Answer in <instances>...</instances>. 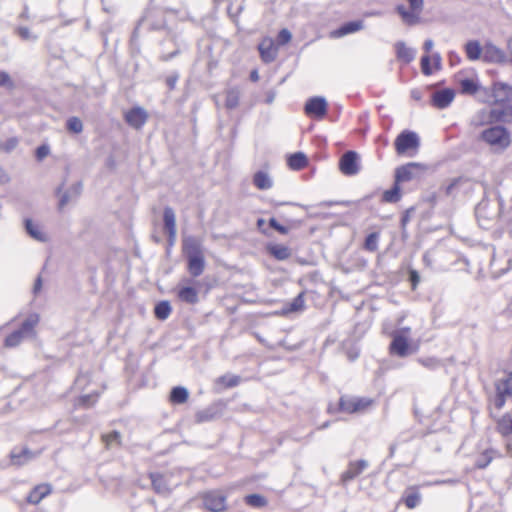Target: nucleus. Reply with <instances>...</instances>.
<instances>
[{"label":"nucleus","mask_w":512,"mask_h":512,"mask_svg":"<svg viewBox=\"0 0 512 512\" xmlns=\"http://www.w3.org/2000/svg\"><path fill=\"white\" fill-rule=\"evenodd\" d=\"M261 59L265 63L273 62L278 54V48L274 40L270 37L264 38L258 45Z\"/></svg>","instance_id":"16"},{"label":"nucleus","mask_w":512,"mask_h":512,"mask_svg":"<svg viewBox=\"0 0 512 512\" xmlns=\"http://www.w3.org/2000/svg\"><path fill=\"white\" fill-rule=\"evenodd\" d=\"M364 23L362 20L357 21H349L344 24H342L335 32L334 34L338 37H342L357 31H360L363 29Z\"/></svg>","instance_id":"27"},{"label":"nucleus","mask_w":512,"mask_h":512,"mask_svg":"<svg viewBox=\"0 0 512 512\" xmlns=\"http://www.w3.org/2000/svg\"><path fill=\"white\" fill-rule=\"evenodd\" d=\"M413 11L420 12L423 9L424 0H407Z\"/></svg>","instance_id":"62"},{"label":"nucleus","mask_w":512,"mask_h":512,"mask_svg":"<svg viewBox=\"0 0 512 512\" xmlns=\"http://www.w3.org/2000/svg\"><path fill=\"white\" fill-rule=\"evenodd\" d=\"M411 491L410 493H407L404 497V503L407 508L413 509L417 507L420 504L421 501V494L417 491L415 487L409 488Z\"/></svg>","instance_id":"41"},{"label":"nucleus","mask_w":512,"mask_h":512,"mask_svg":"<svg viewBox=\"0 0 512 512\" xmlns=\"http://www.w3.org/2000/svg\"><path fill=\"white\" fill-rule=\"evenodd\" d=\"M430 62H431V57L429 55L426 54L421 57V70L424 75L432 74Z\"/></svg>","instance_id":"58"},{"label":"nucleus","mask_w":512,"mask_h":512,"mask_svg":"<svg viewBox=\"0 0 512 512\" xmlns=\"http://www.w3.org/2000/svg\"><path fill=\"white\" fill-rule=\"evenodd\" d=\"M203 506L211 512H223L226 510V496L220 491H208L202 496Z\"/></svg>","instance_id":"8"},{"label":"nucleus","mask_w":512,"mask_h":512,"mask_svg":"<svg viewBox=\"0 0 512 512\" xmlns=\"http://www.w3.org/2000/svg\"><path fill=\"white\" fill-rule=\"evenodd\" d=\"M164 228L168 234V246L172 247L176 241V215L172 207L166 206L163 211Z\"/></svg>","instance_id":"12"},{"label":"nucleus","mask_w":512,"mask_h":512,"mask_svg":"<svg viewBox=\"0 0 512 512\" xmlns=\"http://www.w3.org/2000/svg\"><path fill=\"white\" fill-rule=\"evenodd\" d=\"M426 170L427 166L425 164L409 162L395 169L394 180L399 184L419 180Z\"/></svg>","instance_id":"5"},{"label":"nucleus","mask_w":512,"mask_h":512,"mask_svg":"<svg viewBox=\"0 0 512 512\" xmlns=\"http://www.w3.org/2000/svg\"><path fill=\"white\" fill-rule=\"evenodd\" d=\"M148 119L146 110L142 107H133L125 113V121L133 128L140 129Z\"/></svg>","instance_id":"15"},{"label":"nucleus","mask_w":512,"mask_h":512,"mask_svg":"<svg viewBox=\"0 0 512 512\" xmlns=\"http://www.w3.org/2000/svg\"><path fill=\"white\" fill-rule=\"evenodd\" d=\"M305 300L304 294H298L287 306L283 309V313L297 312L304 308Z\"/></svg>","instance_id":"42"},{"label":"nucleus","mask_w":512,"mask_h":512,"mask_svg":"<svg viewBox=\"0 0 512 512\" xmlns=\"http://www.w3.org/2000/svg\"><path fill=\"white\" fill-rule=\"evenodd\" d=\"M492 97L494 101L498 103L507 101L512 98V86L502 82L494 83L492 88Z\"/></svg>","instance_id":"21"},{"label":"nucleus","mask_w":512,"mask_h":512,"mask_svg":"<svg viewBox=\"0 0 512 512\" xmlns=\"http://www.w3.org/2000/svg\"><path fill=\"white\" fill-rule=\"evenodd\" d=\"M253 184L259 190H268L273 186V180L267 172L259 170L253 175Z\"/></svg>","instance_id":"25"},{"label":"nucleus","mask_w":512,"mask_h":512,"mask_svg":"<svg viewBox=\"0 0 512 512\" xmlns=\"http://www.w3.org/2000/svg\"><path fill=\"white\" fill-rule=\"evenodd\" d=\"M245 503L251 507L262 508L267 505V499L260 494H249L245 497Z\"/></svg>","instance_id":"44"},{"label":"nucleus","mask_w":512,"mask_h":512,"mask_svg":"<svg viewBox=\"0 0 512 512\" xmlns=\"http://www.w3.org/2000/svg\"><path fill=\"white\" fill-rule=\"evenodd\" d=\"M455 97L454 90L445 88L436 91L432 95V105L438 109H444L448 107Z\"/></svg>","instance_id":"18"},{"label":"nucleus","mask_w":512,"mask_h":512,"mask_svg":"<svg viewBox=\"0 0 512 512\" xmlns=\"http://www.w3.org/2000/svg\"><path fill=\"white\" fill-rule=\"evenodd\" d=\"M178 297L187 304H196L199 301L198 292L192 286H184L178 290Z\"/></svg>","instance_id":"31"},{"label":"nucleus","mask_w":512,"mask_h":512,"mask_svg":"<svg viewBox=\"0 0 512 512\" xmlns=\"http://www.w3.org/2000/svg\"><path fill=\"white\" fill-rule=\"evenodd\" d=\"M217 382L223 384L225 387L232 388L240 383V377L236 375H223L218 378Z\"/></svg>","instance_id":"51"},{"label":"nucleus","mask_w":512,"mask_h":512,"mask_svg":"<svg viewBox=\"0 0 512 512\" xmlns=\"http://www.w3.org/2000/svg\"><path fill=\"white\" fill-rule=\"evenodd\" d=\"M0 87H4L7 89H13L14 88V82L6 71L0 70Z\"/></svg>","instance_id":"55"},{"label":"nucleus","mask_w":512,"mask_h":512,"mask_svg":"<svg viewBox=\"0 0 512 512\" xmlns=\"http://www.w3.org/2000/svg\"><path fill=\"white\" fill-rule=\"evenodd\" d=\"M62 188H63V185L59 186L56 189V194L60 195V200H59V205H58L60 210L63 209L72 200V198H77L81 194L82 183L81 182L75 183L69 190H67L63 193H61Z\"/></svg>","instance_id":"20"},{"label":"nucleus","mask_w":512,"mask_h":512,"mask_svg":"<svg viewBox=\"0 0 512 512\" xmlns=\"http://www.w3.org/2000/svg\"><path fill=\"white\" fill-rule=\"evenodd\" d=\"M460 88L463 94L473 95L479 90L478 83L470 78L460 80Z\"/></svg>","instance_id":"43"},{"label":"nucleus","mask_w":512,"mask_h":512,"mask_svg":"<svg viewBox=\"0 0 512 512\" xmlns=\"http://www.w3.org/2000/svg\"><path fill=\"white\" fill-rule=\"evenodd\" d=\"M492 453V450H486L485 452H483L476 460V467L479 469L486 468L493 459Z\"/></svg>","instance_id":"50"},{"label":"nucleus","mask_w":512,"mask_h":512,"mask_svg":"<svg viewBox=\"0 0 512 512\" xmlns=\"http://www.w3.org/2000/svg\"><path fill=\"white\" fill-rule=\"evenodd\" d=\"M468 181H469V179L465 178V177H458V178L453 179L451 181V183L446 186L445 193L447 195H451L453 193L454 189L458 188L459 186H461L462 184H464Z\"/></svg>","instance_id":"54"},{"label":"nucleus","mask_w":512,"mask_h":512,"mask_svg":"<svg viewBox=\"0 0 512 512\" xmlns=\"http://www.w3.org/2000/svg\"><path fill=\"white\" fill-rule=\"evenodd\" d=\"M292 39V33L287 29L283 28L278 32L277 38H276V45L283 46L287 43H289Z\"/></svg>","instance_id":"52"},{"label":"nucleus","mask_w":512,"mask_h":512,"mask_svg":"<svg viewBox=\"0 0 512 512\" xmlns=\"http://www.w3.org/2000/svg\"><path fill=\"white\" fill-rule=\"evenodd\" d=\"M102 440L107 448L121 444V434L118 431H112L108 434L102 435Z\"/></svg>","instance_id":"47"},{"label":"nucleus","mask_w":512,"mask_h":512,"mask_svg":"<svg viewBox=\"0 0 512 512\" xmlns=\"http://www.w3.org/2000/svg\"><path fill=\"white\" fill-rule=\"evenodd\" d=\"M52 491L50 484L44 483L35 486L27 496V502L30 504H38L43 498Z\"/></svg>","instance_id":"23"},{"label":"nucleus","mask_w":512,"mask_h":512,"mask_svg":"<svg viewBox=\"0 0 512 512\" xmlns=\"http://www.w3.org/2000/svg\"><path fill=\"white\" fill-rule=\"evenodd\" d=\"M171 313V305L168 301H160L155 305L154 315L159 320H166Z\"/></svg>","instance_id":"39"},{"label":"nucleus","mask_w":512,"mask_h":512,"mask_svg":"<svg viewBox=\"0 0 512 512\" xmlns=\"http://www.w3.org/2000/svg\"><path fill=\"white\" fill-rule=\"evenodd\" d=\"M39 317L37 314H32L28 316L23 323L21 324L20 328L18 329L24 336L30 334L33 332L34 327L38 324Z\"/></svg>","instance_id":"40"},{"label":"nucleus","mask_w":512,"mask_h":512,"mask_svg":"<svg viewBox=\"0 0 512 512\" xmlns=\"http://www.w3.org/2000/svg\"><path fill=\"white\" fill-rule=\"evenodd\" d=\"M496 393L512 396V372L495 383Z\"/></svg>","instance_id":"36"},{"label":"nucleus","mask_w":512,"mask_h":512,"mask_svg":"<svg viewBox=\"0 0 512 512\" xmlns=\"http://www.w3.org/2000/svg\"><path fill=\"white\" fill-rule=\"evenodd\" d=\"M66 127L68 131L79 134L83 131V123L78 117H70L66 122Z\"/></svg>","instance_id":"48"},{"label":"nucleus","mask_w":512,"mask_h":512,"mask_svg":"<svg viewBox=\"0 0 512 512\" xmlns=\"http://www.w3.org/2000/svg\"><path fill=\"white\" fill-rule=\"evenodd\" d=\"M39 453L31 451L29 448H14L10 452L11 464L17 467L23 466L37 457Z\"/></svg>","instance_id":"17"},{"label":"nucleus","mask_w":512,"mask_h":512,"mask_svg":"<svg viewBox=\"0 0 512 512\" xmlns=\"http://www.w3.org/2000/svg\"><path fill=\"white\" fill-rule=\"evenodd\" d=\"M16 33L24 41L35 42L38 39V37L33 35L27 27H18L16 29Z\"/></svg>","instance_id":"53"},{"label":"nucleus","mask_w":512,"mask_h":512,"mask_svg":"<svg viewBox=\"0 0 512 512\" xmlns=\"http://www.w3.org/2000/svg\"><path fill=\"white\" fill-rule=\"evenodd\" d=\"M339 169L346 176H354L360 171L359 155L357 152L346 151L339 160Z\"/></svg>","instance_id":"7"},{"label":"nucleus","mask_w":512,"mask_h":512,"mask_svg":"<svg viewBox=\"0 0 512 512\" xmlns=\"http://www.w3.org/2000/svg\"><path fill=\"white\" fill-rule=\"evenodd\" d=\"M396 11L409 26L416 25L420 21L419 12L413 11L412 9L409 11L404 5H398Z\"/></svg>","instance_id":"32"},{"label":"nucleus","mask_w":512,"mask_h":512,"mask_svg":"<svg viewBox=\"0 0 512 512\" xmlns=\"http://www.w3.org/2000/svg\"><path fill=\"white\" fill-rule=\"evenodd\" d=\"M394 146L397 154L403 155L409 150L417 151L420 139L416 132L404 130L396 137Z\"/></svg>","instance_id":"6"},{"label":"nucleus","mask_w":512,"mask_h":512,"mask_svg":"<svg viewBox=\"0 0 512 512\" xmlns=\"http://www.w3.org/2000/svg\"><path fill=\"white\" fill-rule=\"evenodd\" d=\"M489 203L481 202L477 205L475 209L476 216L479 221L483 220H493L498 215V210L490 211Z\"/></svg>","instance_id":"33"},{"label":"nucleus","mask_w":512,"mask_h":512,"mask_svg":"<svg viewBox=\"0 0 512 512\" xmlns=\"http://www.w3.org/2000/svg\"><path fill=\"white\" fill-rule=\"evenodd\" d=\"M267 251L279 261L287 260L292 255L291 249L282 244H269L267 245Z\"/></svg>","instance_id":"24"},{"label":"nucleus","mask_w":512,"mask_h":512,"mask_svg":"<svg viewBox=\"0 0 512 512\" xmlns=\"http://www.w3.org/2000/svg\"><path fill=\"white\" fill-rule=\"evenodd\" d=\"M203 238L194 235H184L182 251L187 258V269L191 276L199 277L205 270Z\"/></svg>","instance_id":"1"},{"label":"nucleus","mask_w":512,"mask_h":512,"mask_svg":"<svg viewBox=\"0 0 512 512\" xmlns=\"http://www.w3.org/2000/svg\"><path fill=\"white\" fill-rule=\"evenodd\" d=\"M240 91L237 88H231L226 92L225 107L235 109L239 105Z\"/></svg>","instance_id":"38"},{"label":"nucleus","mask_w":512,"mask_h":512,"mask_svg":"<svg viewBox=\"0 0 512 512\" xmlns=\"http://www.w3.org/2000/svg\"><path fill=\"white\" fill-rule=\"evenodd\" d=\"M219 415L218 407L216 405H210L205 409L198 411L195 414L197 423L209 422L217 418Z\"/></svg>","instance_id":"28"},{"label":"nucleus","mask_w":512,"mask_h":512,"mask_svg":"<svg viewBox=\"0 0 512 512\" xmlns=\"http://www.w3.org/2000/svg\"><path fill=\"white\" fill-rule=\"evenodd\" d=\"M304 111L309 117L321 119L327 114V101L322 96L311 97L306 101Z\"/></svg>","instance_id":"9"},{"label":"nucleus","mask_w":512,"mask_h":512,"mask_svg":"<svg viewBox=\"0 0 512 512\" xmlns=\"http://www.w3.org/2000/svg\"><path fill=\"white\" fill-rule=\"evenodd\" d=\"M512 418L508 416H503L498 422H497V431L502 434L503 436H508L512 433Z\"/></svg>","instance_id":"45"},{"label":"nucleus","mask_w":512,"mask_h":512,"mask_svg":"<svg viewBox=\"0 0 512 512\" xmlns=\"http://www.w3.org/2000/svg\"><path fill=\"white\" fill-rule=\"evenodd\" d=\"M178 78L179 75L177 73H174L166 78V84L170 90L175 88Z\"/></svg>","instance_id":"63"},{"label":"nucleus","mask_w":512,"mask_h":512,"mask_svg":"<svg viewBox=\"0 0 512 512\" xmlns=\"http://www.w3.org/2000/svg\"><path fill=\"white\" fill-rule=\"evenodd\" d=\"M506 397H507L506 395L496 393L494 405L497 409L500 410L503 408V406L505 405Z\"/></svg>","instance_id":"64"},{"label":"nucleus","mask_w":512,"mask_h":512,"mask_svg":"<svg viewBox=\"0 0 512 512\" xmlns=\"http://www.w3.org/2000/svg\"><path fill=\"white\" fill-rule=\"evenodd\" d=\"M170 13H174V10H164L157 7L148 8L141 19L138 21V24L133 32V38H135L140 29H145L147 31H161L166 29L168 31V18L167 15Z\"/></svg>","instance_id":"2"},{"label":"nucleus","mask_w":512,"mask_h":512,"mask_svg":"<svg viewBox=\"0 0 512 512\" xmlns=\"http://www.w3.org/2000/svg\"><path fill=\"white\" fill-rule=\"evenodd\" d=\"M489 116L495 121H509L512 116V106L506 105L505 107H495L489 110Z\"/></svg>","instance_id":"29"},{"label":"nucleus","mask_w":512,"mask_h":512,"mask_svg":"<svg viewBox=\"0 0 512 512\" xmlns=\"http://www.w3.org/2000/svg\"><path fill=\"white\" fill-rule=\"evenodd\" d=\"M49 153H50L49 146L46 144H43V145H40L39 147H37L35 155H36L37 160L41 161L45 157H47L49 155Z\"/></svg>","instance_id":"60"},{"label":"nucleus","mask_w":512,"mask_h":512,"mask_svg":"<svg viewBox=\"0 0 512 512\" xmlns=\"http://www.w3.org/2000/svg\"><path fill=\"white\" fill-rule=\"evenodd\" d=\"M149 477L151 479L152 488L157 494L164 496V497H167L170 495L172 489L163 474L150 473Z\"/></svg>","instance_id":"19"},{"label":"nucleus","mask_w":512,"mask_h":512,"mask_svg":"<svg viewBox=\"0 0 512 512\" xmlns=\"http://www.w3.org/2000/svg\"><path fill=\"white\" fill-rule=\"evenodd\" d=\"M24 337L19 330H15L5 338L4 345L9 348L16 347L22 342Z\"/></svg>","instance_id":"46"},{"label":"nucleus","mask_w":512,"mask_h":512,"mask_svg":"<svg viewBox=\"0 0 512 512\" xmlns=\"http://www.w3.org/2000/svg\"><path fill=\"white\" fill-rule=\"evenodd\" d=\"M24 228L26 233L34 240L38 242H47V235L41 230L40 226L33 222L32 219L26 218L24 220Z\"/></svg>","instance_id":"22"},{"label":"nucleus","mask_w":512,"mask_h":512,"mask_svg":"<svg viewBox=\"0 0 512 512\" xmlns=\"http://www.w3.org/2000/svg\"><path fill=\"white\" fill-rule=\"evenodd\" d=\"M269 226L282 235H286L289 232V228L280 224L275 218L269 219Z\"/></svg>","instance_id":"57"},{"label":"nucleus","mask_w":512,"mask_h":512,"mask_svg":"<svg viewBox=\"0 0 512 512\" xmlns=\"http://www.w3.org/2000/svg\"><path fill=\"white\" fill-rule=\"evenodd\" d=\"M483 60L488 63L505 64L508 62L506 52L492 42H486L483 47Z\"/></svg>","instance_id":"10"},{"label":"nucleus","mask_w":512,"mask_h":512,"mask_svg":"<svg viewBox=\"0 0 512 512\" xmlns=\"http://www.w3.org/2000/svg\"><path fill=\"white\" fill-rule=\"evenodd\" d=\"M389 350L391 354L398 357H407L411 353L407 336L401 333H393Z\"/></svg>","instance_id":"11"},{"label":"nucleus","mask_w":512,"mask_h":512,"mask_svg":"<svg viewBox=\"0 0 512 512\" xmlns=\"http://www.w3.org/2000/svg\"><path fill=\"white\" fill-rule=\"evenodd\" d=\"M287 164L292 170H301L308 165V158L303 152H295L289 155Z\"/></svg>","instance_id":"30"},{"label":"nucleus","mask_w":512,"mask_h":512,"mask_svg":"<svg viewBox=\"0 0 512 512\" xmlns=\"http://www.w3.org/2000/svg\"><path fill=\"white\" fill-rule=\"evenodd\" d=\"M370 403V400L364 398L342 396L339 400V410L346 413H354L364 409Z\"/></svg>","instance_id":"14"},{"label":"nucleus","mask_w":512,"mask_h":512,"mask_svg":"<svg viewBox=\"0 0 512 512\" xmlns=\"http://www.w3.org/2000/svg\"><path fill=\"white\" fill-rule=\"evenodd\" d=\"M18 145V139L15 137L9 138L6 142L0 143V149L5 152H11Z\"/></svg>","instance_id":"59"},{"label":"nucleus","mask_w":512,"mask_h":512,"mask_svg":"<svg viewBox=\"0 0 512 512\" xmlns=\"http://www.w3.org/2000/svg\"><path fill=\"white\" fill-rule=\"evenodd\" d=\"M98 394H86L79 398V404L83 407H91L97 400Z\"/></svg>","instance_id":"56"},{"label":"nucleus","mask_w":512,"mask_h":512,"mask_svg":"<svg viewBox=\"0 0 512 512\" xmlns=\"http://www.w3.org/2000/svg\"><path fill=\"white\" fill-rule=\"evenodd\" d=\"M481 139L494 150L502 151L510 145V133L503 126H493L481 132Z\"/></svg>","instance_id":"4"},{"label":"nucleus","mask_w":512,"mask_h":512,"mask_svg":"<svg viewBox=\"0 0 512 512\" xmlns=\"http://www.w3.org/2000/svg\"><path fill=\"white\" fill-rule=\"evenodd\" d=\"M189 397V391L187 388L183 386L173 387L169 399L173 404H183L187 401Z\"/></svg>","instance_id":"35"},{"label":"nucleus","mask_w":512,"mask_h":512,"mask_svg":"<svg viewBox=\"0 0 512 512\" xmlns=\"http://www.w3.org/2000/svg\"><path fill=\"white\" fill-rule=\"evenodd\" d=\"M409 281L411 282L412 289H416L420 282V275L415 269H409L408 271Z\"/></svg>","instance_id":"61"},{"label":"nucleus","mask_w":512,"mask_h":512,"mask_svg":"<svg viewBox=\"0 0 512 512\" xmlns=\"http://www.w3.org/2000/svg\"><path fill=\"white\" fill-rule=\"evenodd\" d=\"M399 183L394 180V184L391 189L386 190L383 193L382 199L387 203H397L401 199V188Z\"/></svg>","instance_id":"37"},{"label":"nucleus","mask_w":512,"mask_h":512,"mask_svg":"<svg viewBox=\"0 0 512 512\" xmlns=\"http://www.w3.org/2000/svg\"><path fill=\"white\" fill-rule=\"evenodd\" d=\"M160 45L162 52L159 59L163 62L172 60L187 48L186 42L181 38L180 34L172 28H168L167 37L161 41Z\"/></svg>","instance_id":"3"},{"label":"nucleus","mask_w":512,"mask_h":512,"mask_svg":"<svg viewBox=\"0 0 512 512\" xmlns=\"http://www.w3.org/2000/svg\"><path fill=\"white\" fill-rule=\"evenodd\" d=\"M465 51L469 60H478L481 56L483 57V48L480 43L476 40L468 41L465 44Z\"/></svg>","instance_id":"34"},{"label":"nucleus","mask_w":512,"mask_h":512,"mask_svg":"<svg viewBox=\"0 0 512 512\" xmlns=\"http://www.w3.org/2000/svg\"><path fill=\"white\" fill-rule=\"evenodd\" d=\"M379 234L376 232L370 233L366 236L364 242V248L370 252H374L378 248Z\"/></svg>","instance_id":"49"},{"label":"nucleus","mask_w":512,"mask_h":512,"mask_svg":"<svg viewBox=\"0 0 512 512\" xmlns=\"http://www.w3.org/2000/svg\"><path fill=\"white\" fill-rule=\"evenodd\" d=\"M395 47H396V55L399 60H402L405 63H410L414 60L415 55H416L415 50L407 47L403 41L397 42Z\"/></svg>","instance_id":"26"},{"label":"nucleus","mask_w":512,"mask_h":512,"mask_svg":"<svg viewBox=\"0 0 512 512\" xmlns=\"http://www.w3.org/2000/svg\"><path fill=\"white\" fill-rule=\"evenodd\" d=\"M368 466V461L364 459L349 462L347 470L341 474V484L346 485L359 476Z\"/></svg>","instance_id":"13"}]
</instances>
